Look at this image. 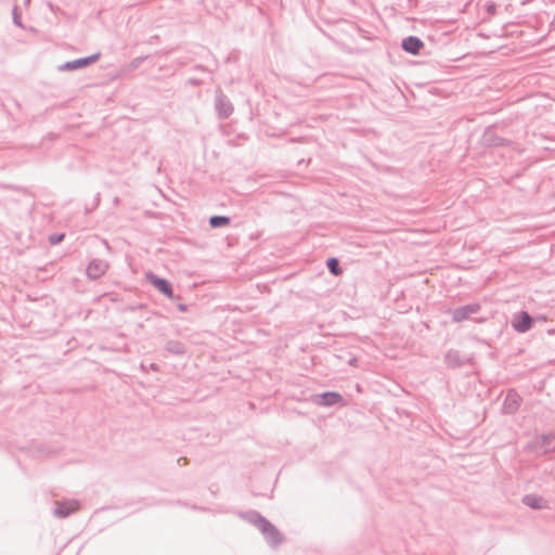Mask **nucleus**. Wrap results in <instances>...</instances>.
I'll return each instance as SVG.
<instances>
[{
  "label": "nucleus",
  "instance_id": "obj_6",
  "mask_svg": "<svg viewBox=\"0 0 555 555\" xmlns=\"http://www.w3.org/2000/svg\"><path fill=\"white\" fill-rule=\"evenodd\" d=\"M520 396L514 389L508 390L502 404V412L504 414H515L520 406Z\"/></svg>",
  "mask_w": 555,
  "mask_h": 555
},
{
  "label": "nucleus",
  "instance_id": "obj_12",
  "mask_svg": "<svg viewBox=\"0 0 555 555\" xmlns=\"http://www.w3.org/2000/svg\"><path fill=\"white\" fill-rule=\"evenodd\" d=\"M231 219L227 216H212L209 218V225L214 229L230 224Z\"/></svg>",
  "mask_w": 555,
  "mask_h": 555
},
{
  "label": "nucleus",
  "instance_id": "obj_3",
  "mask_svg": "<svg viewBox=\"0 0 555 555\" xmlns=\"http://www.w3.org/2000/svg\"><path fill=\"white\" fill-rule=\"evenodd\" d=\"M481 307L479 304H468L465 306L457 307L450 311L453 322H462L467 320L470 315L476 314L480 311Z\"/></svg>",
  "mask_w": 555,
  "mask_h": 555
},
{
  "label": "nucleus",
  "instance_id": "obj_8",
  "mask_svg": "<svg viewBox=\"0 0 555 555\" xmlns=\"http://www.w3.org/2000/svg\"><path fill=\"white\" fill-rule=\"evenodd\" d=\"M108 264L106 261L102 259H93L89 262L86 273L90 279L96 280L106 272Z\"/></svg>",
  "mask_w": 555,
  "mask_h": 555
},
{
  "label": "nucleus",
  "instance_id": "obj_14",
  "mask_svg": "<svg viewBox=\"0 0 555 555\" xmlns=\"http://www.w3.org/2000/svg\"><path fill=\"white\" fill-rule=\"evenodd\" d=\"M525 502L527 505H529L533 508H543L545 506V503L541 498L527 496L525 499Z\"/></svg>",
  "mask_w": 555,
  "mask_h": 555
},
{
  "label": "nucleus",
  "instance_id": "obj_11",
  "mask_svg": "<svg viewBox=\"0 0 555 555\" xmlns=\"http://www.w3.org/2000/svg\"><path fill=\"white\" fill-rule=\"evenodd\" d=\"M166 351L175 356H182L185 353L184 345L179 340H168L165 345Z\"/></svg>",
  "mask_w": 555,
  "mask_h": 555
},
{
  "label": "nucleus",
  "instance_id": "obj_16",
  "mask_svg": "<svg viewBox=\"0 0 555 555\" xmlns=\"http://www.w3.org/2000/svg\"><path fill=\"white\" fill-rule=\"evenodd\" d=\"M446 361L448 365H456L457 364V353L456 352H448L446 354Z\"/></svg>",
  "mask_w": 555,
  "mask_h": 555
},
{
  "label": "nucleus",
  "instance_id": "obj_4",
  "mask_svg": "<svg viewBox=\"0 0 555 555\" xmlns=\"http://www.w3.org/2000/svg\"><path fill=\"white\" fill-rule=\"evenodd\" d=\"M100 59V53H94L92 55L80 57L77 60L65 62L64 64L59 66V70L61 72H70L80 69L89 66L90 64L96 62Z\"/></svg>",
  "mask_w": 555,
  "mask_h": 555
},
{
  "label": "nucleus",
  "instance_id": "obj_18",
  "mask_svg": "<svg viewBox=\"0 0 555 555\" xmlns=\"http://www.w3.org/2000/svg\"><path fill=\"white\" fill-rule=\"evenodd\" d=\"M190 83L193 85V86H197V85H199V81L195 80V79H191Z\"/></svg>",
  "mask_w": 555,
  "mask_h": 555
},
{
  "label": "nucleus",
  "instance_id": "obj_19",
  "mask_svg": "<svg viewBox=\"0 0 555 555\" xmlns=\"http://www.w3.org/2000/svg\"><path fill=\"white\" fill-rule=\"evenodd\" d=\"M195 68L198 70H205V67L203 65H196Z\"/></svg>",
  "mask_w": 555,
  "mask_h": 555
},
{
  "label": "nucleus",
  "instance_id": "obj_13",
  "mask_svg": "<svg viewBox=\"0 0 555 555\" xmlns=\"http://www.w3.org/2000/svg\"><path fill=\"white\" fill-rule=\"evenodd\" d=\"M328 271L334 275H339L341 273V268L336 258H330L326 262Z\"/></svg>",
  "mask_w": 555,
  "mask_h": 555
},
{
  "label": "nucleus",
  "instance_id": "obj_15",
  "mask_svg": "<svg viewBox=\"0 0 555 555\" xmlns=\"http://www.w3.org/2000/svg\"><path fill=\"white\" fill-rule=\"evenodd\" d=\"M64 237H65L64 233H54L49 236V242L52 245H56V244L61 243L64 240Z\"/></svg>",
  "mask_w": 555,
  "mask_h": 555
},
{
  "label": "nucleus",
  "instance_id": "obj_10",
  "mask_svg": "<svg viewBox=\"0 0 555 555\" xmlns=\"http://www.w3.org/2000/svg\"><path fill=\"white\" fill-rule=\"evenodd\" d=\"M78 508H79V504L77 501H67V502L60 503L57 505L56 514L59 516L65 517V516L69 515L70 513L78 511Z\"/></svg>",
  "mask_w": 555,
  "mask_h": 555
},
{
  "label": "nucleus",
  "instance_id": "obj_9",
  "mask_svg": "<svg viewBox=\"0 0 555 555\" xmlns=\"http://www.w3.org/2000/svg\"><path fill=\"white\" fill-rule=\"evenodd\" d=\"M401 47L405 52L417 55L424 47V42L416 36H409L402 40Z\"/></svg>",
  "mask_w": 555,
  "mask_h": 555
},
{
  "label": "nucleus",
  "instance_id": "obj_5",
  "mask_svg": "<svg viewBox=\"0 0 555 555\" xmlns=\"http://www.w3.org/2000/svg\"><path fill=\"white\" fill-rule=\"evenodd\" d=\"M146 280L163 295L168 298H173L171 284L163 278H158L152 272L146 273Z\"/></svg>",
  "mask_w": 555,
  "mask_h": 555
},
{
  "label": "nucleus",
  "instance_id": "obj_17",
  "mask_svg": "<svg viewBox=\"0 0 555 555\" xmlns=\"http://www.w3.org/2000/svg\"><path fill=\"white\" fill-rule=\"evenodd\" d=\"M178 309H179L180 311H182V312H185V311L188 310V307H186V305H184V304H180V305L178 306Z\"/></svg>",
  "mask_w": 555,
  "mask_h": 555
},
{
  "label": "nucleus",
  "instance_id": "obj_7",
  "mask_svg": "<svg viewBox=\"0 0 555 555\" xmlns=\"http://www.w3.org/2000/svg\"><path fill=\"white\" fill-rule=\"evenodd\" d=\"M533 324V318L527 312L521 311L515 315L512 326L518 333L528 332Z\"/></svg>",
  "mask_w": 555,
  "mask_h": 555
},
{
  "label": "nucleus",
  "instance_id": "obj_1",
  "mask_svg": "<svg viewBox=\"0 0 555 555\" xmlns=\"http://www.w3.org/2000/svg\"><path fill=\"white\" fill-rule=\"evenodd\" d=\"M215 108L218 117L225 119L232 115L234 107L229 98L223 93L221 88H217L215 95Z\"/></svg>",
  "mask_w": 555,
  "mask_h": 555
},
{
  "label": "nucleus",
  "instance_id": "obj_20",
  "mask_svg": "<svg viewBox=\"0 0 555 555\" xmlns=\"http://www.w3.org/2000/svg\"><path fill=\"white\" fill-rule=\"evenodd\" d=\"M13 20H14V23H15L16 25L21 26V23L18 22V17H16V16L14 15V18H13Z\"/></svg>",
  "mask_w": 555,
  "mask_h": 555
},
{
  "label": "nucleus",
  "instance_id": "obj_2",
  "mask_svg": "<svg viewBox=\"0 0 555 555\" xmlns=\"http://www.w3.org/2000/svg\"><path fill=\"white\" fill-rule=\"evenodd\" d=\"M312 401L320 406L346 405L344 397L336 391H325L312 396Z\"/></svg>",
  "mask_w": 555,
  "mask_h": 555
}]
</instances>
